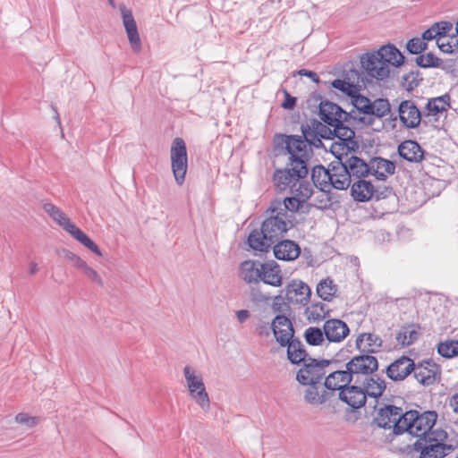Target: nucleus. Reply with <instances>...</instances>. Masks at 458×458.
<instances>
[{
  "label": "nucleus",
  "mask_w": 458,
  "mask_h": 458,
  "mask_svg": "<svg viewBox=\"0 0 458 458\" xmlns=\"http://www.w3.org/2000/svg\"><path fill=\"white\" fill-rule=\"evenodd\" d=\"M283 211L267 213L259 229L255 228L250 233L246 241L250 249L267 253L278 240L284 237L293 224L288 219V213L284 209Z\"/></svg>",
  "instance_id": "nucleus-1"
},
{
  "label": "nucleus",
  "mask_w": 458,
  "mask_h": 458,
  "mask_svg": "<svg viewBox=\"0 0 458 458\" xmlns=\"http://www.w3.org/2000/svg\"><path fill=\"white\" fill-rule=\"evenodd\" d=\"M360 62L369 78L384 81L390 76L389 66H402L405 63V56L395 45L388 43L377 50L362 54Z\"/></svg>",
  "instance_id": "nucleus-2"
},
{
  "label": "nucleus",
  "mask_w": 458,
  "mask_h": 458,
  "mask_svg": "<svg viewBox=\"0 0 458 458\" xmlns=\"http://www.w3.org/2000/svg\"><path fill=\"white\" fill-rule=\"evenodd\" d=\"M311 118L301 124V135H286L276 133L273 138L274 150L279 153L307 154V147L323 148L322 140L318 136V127Z\"/></svg>",
  "instance_id": "nucleus-3"
},
{
  "label": "nucleus",
  "mask_w": 458,
  "mask_h": 458,
  "mask_svg": "<svg viewBox=\"0 0 458 458\" xmlns=\"http://www.w3.org/2000/svg\"><path fill=\"white\" fill-rule=\"evenodd\" d=\"M272 332L282 347H287V358L292 364L299 365L310 354L299 338H294V328L285 315H276L272 320Z\"/></svg>",
  "instance_id": "nucleus-4"
},
{
  "label": "nucleus",
  "mask_w": 458,
  "mask_h": 458,
  "mask_svg": "<svg viewBox=\"0 0 458 458\" xmlns=\"http://www.w3.org/2000/svg\"><path fill=\"white\" fill-rule=\"evenodd\" d=\"M325 377L324 386L330 391L338 390L340 401L348 404L353 411L362 407L363 394L360 386L354 383L351 385L353 377L348 369L344 370H329Z\"/></svg>",
  "instance_id": "nucleus-5"
},
{
  "label": "nucleus",
  "mask_w": 458,
  "mask_h": 458,
  "mask_svg": "<svg viewBox=\"0 0 458 458\" xmlns=\"http://www.w3.org/2000/svg\"><path fill=\"white\" fill-rule=\"evenodd\" d=\"M351 104L353 106L351 120L365 126H372L376 118H383L391 112V106L387 98H379L371 101L360 92L351 100Z\"/></svg>",
  "instance_id": "nucleus-6"
},
{
  "label": "nucleus",
  "mask_w": 458,
  "mask_h": 458,
  "mask_svg": "<svg viewBox=\"0 0 458 458\" xmlns=\"http://www.w3.org/2000/svg\"><path fill=\"white\" fill-rule=\"evenodd\" d=\"M284 154L285 155L286 153ZM287 154L289 155L287 166L276 169L273 174V182L280 191L286 190L292 185L296 186L297 182L306 178L309 174L308 154Z\"/></svg>",
  "instance_id": "nucleus-7"
},
{
  "label": "nucleus",
  "mask_w": 458,
  "mask_h": 458,
  "mask_svg": "<svg viewBox=\"0 0 458 458\" xmlns=\"http://www.w3.org/2000/svg\"><path fill=\"white\" fill-rule=\"evenodd\" d=\"M437 420V413L435 411H426L420 412L417 410H410L404 412L403 422L404 428L396 427V433H409L410 435L421 438L436 435L437 431H432V428Z\"/></svg>",
  "instance_id": "nucleus-8"
},
{
  "label": "nucleus",
  "mask_w": 458,
  "mask_h": 458,
  "mask_svg": "<svg viewBox=\"0 0 458 458\" xmlns=\"http://www.w3.org/2000/svg\"><path fill=\"white\" fill-rule=\"evenodd\" d=\"M447 433L440 430L436 435L418 438L412 445V450L420 453L419 458H444L454 450L452 445L443 443Z\"/></svg>",
  "instance_id": "nucleus-9"
},
{
  "label": "nucleus",
  "mask_w": 458,
  "mask_h": 458,
  "mask_svg": "<svg viewBox=\"0 0 458 458\" xmlns=\"http://www.w3.org/2000/svg\"><path fill=\"white\" fill-rule=\"evenodd\" d=\"M301 364L302 366L296 373V380L302 386H313L320 384L325 378L328 372L327 368L333 364V360L309 357Z\"/></svg>",
  "instance_id": "nucleus-10"
},
{
  "label": "nucleus",
  "mask_w": 458,
  "mask_h": 458,
  "mask_svg": "<svg viewBox=\"0 0 458 458\" xmlns=\"http://www.w3.org/2000/svg\"><path fill=\"white\" fill-rule=\"evenodd\" d=\"M344 78L343 80L335 79L332 81L330 85L333 89L349 97L350 100L365 88L367 82L372 81V79L368 76H363V74L356 69H350L344 72Z\"/></svg>",
  "instance_id": "nucleus-11"
},
{
  "label": "nucleus",
  "mask_w": 458,
  "mask_h": 458,
  "mask_svg": "<svg viewBox=\"0 0 458 458\" xmlns=\"http://www.w3.org/2000/svg\"><path fill=\"white\" fill-rule=\"evenodd\" d=\"M171 167L174 180L178 185H182L188 169V154L184 140L180 137L174 139L171 149Z\"/></svg>",
  "instance_id": "nucleus-12"
},
{
  "label": "nucleus",
  "mask_w": 458,
  "mask_h": 458,
  "mask_svg": "<svg viewBox=\"0 0 458 458\" xmlns=\"http://www.w3.org/2000/svg\"><path fill=\"white\" fill-rule=\"evenodd\" d=\"M183 373L190 395L202 410L208 411L210 401L201 376H196L194 370L190 366L184 367Z\"/></svg>",
  "instance_id": "nucleus-13"
},
{
  "label": "nucleus",
  "mask_w": 458,
  "mask_h": 458,
  "mask_svg": "<svg viewBox=\"0 0 458 458\" xmlns=\"http://www.w3.org/2000/svg\"><path fill=\"white\" fill-rule=\"evenodd\" d=\"M403 416L404 412L401 407L387 404L378 410L374 421L378 428L384 429L393 428L394 435L400 436L403 433H396V427L404 428V422H403Z\"/></svg>",
  "instance_id": "nucleus-14"
},
{
  "label": "nucleus",
  "mask_w": 458,
  "mask_h": 458,
  "mask_svg": "<svg viewBox=\"0 0 458 458\" xmlns=\"http://www.w3.org/2000/svg\"><path fill=\"white\" fill-rule=\"evenodd\" d=\"M362 353L363 354L354 356L345 364V368L350 370L356 385L359 382L360 374L368 377L372 375L378 369V361L376 357L369 353Z\"/></svg>",
  "instance_id": "nucleus-15"
},
{
  "label": "nucleus",
  "mask_w": 458,
  "mask_h": 458,
  "mask_svg": "<svg viewBox=\"0 0 458 458\" xmlns=\"http://www.w3.org/2000/svg\"><path fill=\"white\" fill-rule=\"evenodd\" d=\"M331 152L335 155V159L330 162V191L333 189L337 191L347 190L352 183L351 175L347 172L346 166L343 164V159L337 155L335 147L332 146Z\"/></svg>",
  "instance_id": "nucleus-16"
},
{
  "label": "nucleus",
  "mask_w": 458,
  "mask_h": 458,
  "mask_svg": "<svg viewBox=\"0 0 458 458\" xmlns=\"http://www.w3.org/2000/svg\"><path fill=\"white\" fill-rule=\"evenodd\" d=\"M353 111L346 112L339 105L325 101L318 111L320 122L325 123L328 126H338L341 123L350 122L352 117Z\"/></svg>",
  "instance_id": "nucleus-17"
},
{
  "label": "nucleus",
  "mask_w": 458,
  "mask_h": 458,
  "mask_svg": "<svg viewBox=\"0 0 458 458\" xmlns=\"http://www.w3.org/2000/svg\"><path fill=\"white\" fill-rule=\"evenodd\" d=\"M417 381L424 386L434 385L440 380L441 369L431 359L415 363V369L412 371Z\"/></svg>",
  "instance_id": "nucleus-18"
},
{
  "label": "nucleus",
  "mask_w": 458,
  "mask_h": 458,
  "mask_svg": "<svg viewBox=\"0 0 458 458\" xmlns=\"http://www.w3.org/2000/svg\"><path fill=\"white\" fill-rule=\"evenodd\" d=\"M414 369V360L406 355H403L386 367V374L392 381L398 382L404 380Z\"/></svg>",
  "instance_id": "nucleus-19"
},
{
  "label": "nucleus",
  "mask_w": 458,
  "mask_h": 458,
  "mask_svg": "<svg viewBox=\"0 0 458 458\" xmlns=\"http://www.w3.org/2000/svg\"><path fill=\"white\" fill-rule=\"evenodd\" d=\"M398 117L407 129L418 128L421 122L422 114L412 100H402L398 106Z\"/></svg>",
  "instance_id": "nucleus-20"
},
{
  "label": "nucleus",
  "mask_w": 458,
  "mask_h": 458,
  "mask_svg": "<svg viewBox=\"0 0 458 458\" xmlns=\"http://www.w3.org/2000/svg\"><path fill=\"white\" fill-rule=\"evenodd\" d=\"M283 291L288 302L303 306L308 304L311 295L309 285L299 279L293 280Z\"/></svg>",
  "instance_id": "nucleus-21"
},
{
  "label": "nucleus",
  "mask_w": 458,
  "mask_h": 458,
  "mask_svg": "<svg viewBox=\"0 0 458 458\" xmlns=\"http://www.w3.org/2000/svg\"><path fill=\"white\" fill-rule=\"evenodd\" d=\"M337 155L343 159V164L346 166L351 179L360 180L370 174L369 162L367 163L362 158L355 155H348V153L337 152Z\"/></svg>",
  "instance_id": "nucleus-22"
},
{
  "label": "nucleus",
  "mask_w": 458,
  "mask_h": 458,
  "mask_svg": "<svg viewBox=\"0 0 458 458\" xmlns=\"http://www.w3.org/2000/svg\"><path fill=\"white\" fill-rule=\"evenodd\" d=\"M120 11L131 49L138 53L141 50V41L132 12L127 9L124 4L120 5Z\"/></svg>",
  "instance_id": "nucleus-23"
},
{
  "label": "nucleus",
  "mask_w": 458,
  "mask_h": 458,
  "mask_svg": "<svg viewBox=\"0 0 458 458\" xmlns=\"http://www.w3.org/2000/svg\"><path fill=\"white\" fill-rule=\"evenodd\" d=\"M326 339L329 343H341L350 334L348 325L339 318H328L323 325Z\"/></svg>",
  "instance_id": "nucleus-24"
},
{
  "label": "nucleus",
  "mask_w": 458,
  "mask_h": 458,
  "mask_svg": "<svg viewBox=\"0 0 458 458\" xmlns=\"http://www.w3.org/2000/svg\"><path fill=\"white\" fill-rule=\"evenodd\" d=\"M360 386V390H361L363 394V402L362 407L365 405L367 401V396L377 399L379 398L385 392L386 388V381L377 376V375H370L368 377H365L363 379L361 386Z\"/></svg>",
  "instance_id": "nucleus-25"
},
{
  "label": "nucleus",
  "mask_w": 458,
  "mask_h": 458,
  "mask_svg": "<svg viewBox=\"0 0 458 458\" xmlns=\"http://www.w3.org/2000/svg\"><path fill=\"white\" fill-rule=\"evenodd\" d=\"M275 258L279 260H295L301 254L300 245L292 240L280 239L273 246Z\"/></svg>",
  "instance_id": "nucleus-26"
},
{
  "label": "nucleus",
  "mask_w": 458,
  "mask_h": 458,
  "mask_svg": "<svg viewBox=\"0 0 458 458\" xmlns=\"http://www.w3.org/2000/svg\"><path fill=\"white\" fill-rule=\"evenodd\" d=\"M370 174L379 181H386L395 173V163L389 159L374 157L369 160Z\"/></svg>",
  "instance_id": "nucleus-27"
},
{
  "label": "nucleus",
  "mask_w": 458,
  "mask_h": 458,
  "mask_svg": "<svg viewBox=\"0 0 458 458\" xmlns=\"http://www.w3.org/2000/svg\"><path fill=\"white\" fill-rule=\"evenodd\" d=\"M397 150L399 156L408 162L420 163L424 159L425 150L416 140H407L401 142Z\"/></svg>",
  "instance_id": "nucleus-28"
},
{
  "label": "nucleus",
  "mask_w": 458,
  "mask_h": 458,
  "mask_svg": "<svg viewBox=\"0 0 458 458\" xmlns=\"http://www.w3.org/2000/svg\"><path fill=\"white\" fill-rule=\"evenodd\" d=\"M265 262L259 260H245L241 264L242 279L251 284L258 285L262 278Z\"/></svg>",
  "instance_id": "nucleus-29"
},
{
  "label": "nucleus",
  "mask_w": 458,
  "mask_h": 458,
  "mask_svg": "<svg viewBox=\"0 0 458 458\" xmlns=\"http://www.w3.org/2000/svg\"><path fill=\"white\" fill-rule=\"evenodd\" d=\"M375 186L364 178L355 181L351 187V196L357 202H366L373 199Z\"/></svg>",
  "instance_id": "nucleus-30"
},
{
  "label": "nucleus",
  "mask_w": 458,
  "mask_h": 458,
  "mask_svg": "<svg viewBox=\"0 0 458 458\" xmlns=\"http://www.w3.org/2000/svg\"><path fill=\"white\" fill-rule=\"evenodd\" d=\"M264 269L262 271V281L264 284L279 287L283 284V275L280 266L275 260H268L265 262Z\"/></svg>",
  "instance_id": "nucleus-31"
},
{
  "label": "nucleus",
  "mask_w": 458,
  "mask_h": 458,
  "mask_svg": "<svg viewBox=\"0 0 458 458\" xmlns=\"http://www.w3.org/2000/svg\"><path fill=\"white\" fill-rule=\"evenodd\" d=\"M383 341L377 335L372 333H363L358 335L355 345L356 348L364 353L376 352L381 346Z\"/></svg>",
  "instance_id": "nucleus-32"
},
{
  "label": "nucleus",
  "mask_w": 458,
  "mask_h": 458,
  "mask_svg": "<svg viewBox=\"0 0 458 458\" xmlns=\"http://www.w3.org/2000/svg\"><path fill=\"white\" fill-rule=\"evenodd\" d=\"M330 167L326 168L323 165H317L311 169V181L313 185L320 191L330 192Z\"/></svg>",
  "instance_id": "nucleus-33"
},
{
  "label": "nucleus",
  "mask_w": 458,
  "mask_h": 458,
  "mask_svg": "<svg viewBox=\"0 0 458 458\" xmlns=\"http://www.w3.org/2000/svg\"><path fill=\"white\" fill-rule=\"evenodd\" d=\"M303 202L304 201L296 195L286 197L283 202L278 199H275L270 203L269 207L266 210V213H275L278 211L284 212L283 209H284L286 213L288 211L294 213L300 209Z\"/></svg>",
  "instance_id": "nucleus-34"
},
{
  "label": "nucleus",
  "mask_w": 458,
  "mask_h": 458,
  "mask_svg": "<svg viewBox=\"0 0 458 458\" xmlns=\"http://www.w3.org/2000/svg\"><path fill=\"white\" fill-rule=\"evenodd\" d=\"M66 232L93 253L99 257L103 256L98 246L83 231L76 226L75 224L72 223L69 225L68 228H66Z\"/></svg>",
  "instance_id": "nucleus-35"
},
{
  "label": "nucleus",
  "mask_w": 458,
  "mask_h": 458,
  "mask_svg": "<svg viewBox=\"0 0 458 458\" xmlns=\"http://www.w3.org/2000/svg\"><path fill=\"white\" fill-rule=\"evenodd\" d=\"M318 385L314 384L313 386H308L309 387L304 392V401L312 405H318L328 401L332 395V393L324 391L322 394L318 392Z\"/></svg>",
  "instance_id": "nucleus-36"
},
{
  "label": "nucleus",
  "mask_w": 458,
  "mask_h": 458,
  "mask_svg": "<svg viewBox=\"0 0 458 458\" xmlns=\"http://www.w3.org/2000/svg\"><path fill=\"white\" fill-rule=\"evenodd\" d=\"M337 290V285L330 277L322 279L316 288L318 296L325 301H331L335 296Z\"/></svg>",
  "instance_id": "nucleus-37"
},
{
  "label": "nucleus",
  "mask_w": 458,
  "mask_h": 458,
  "mask_svg": "<svg viewBox=\"0 0 458 458\" xmlns=\"http://www.w3.org/2000/svg\"><path fill=\"white\" fill-rule=\"evenodd\" d=\"M330 310L323 302L312 303L305 310L307 318L310 321L319 322L326 319L330 315Z\"/></svg>",
  "instance_id": "nucleus-38"
},
{
  "label": "nucleus",
  "mask_w": 458,
  "mask_h": 458,
  "mask_svg": "<svg viewBox=\"0 0 458 458\" xmlns=\"http://www.w3.org/2000/svg\"><path fill=\"white\" fill-rule=\"evenodd\" d=\"M44 211L49 215V216L56 222L60 226L66 231L69 225H72L70 218L63 212L58 207L52 203H45L43 206Z\"/></svg>",
  "instance_id": "nucleus-39"
},
{
  "label": "nucleus",
  "mask_w": 458,
  "mask_h": 458,
  "mask_svg": "<svg viewBox=\"0 0 458 458\" xmlns=\"http://www.w3.org/2000/svg\"><path fill=\"white\" fill-rule=\"evenodd\" d=\"M303 336L306 343L310 346L321 345L326 339L324 328L321 329L317 327H308L304 331Z\"/></svg>",
  "instance_id": "nucleus-40"
},
{
  "label": "nucleus",
  "mask_w": 458,
  "mask_h": 458,
  "mask_svg": "<svg viewBox=\"0 0 458 458\" xmlns=\"http://www.w3.org/2000/svg\"><path fill=\"white\" fill-rule=\"evenodd\" d=\"M437 352L440 356L446 359L458 356V340H446L439 343Z\"/></svg>",
  "instance_id": "nucleus-41"
},
{
  "label": "nucleus",
  "mask_w": 458,
  "mask_h": 458,
  "mask_svg": "<svg viewBox=\"0 0 458 458\" xmlns=\"http://www.w3.org/2000/svg\"><path fill=\"white\" fill-rule=\"evenodd\" d=\"M415 64L421 68H437L442 66L443 60L429 52L418 55L415 58Z\"/></svg>",
  "instance_id": "nucleus-42"
},
{
  "label": "nucleus",
  "mask_w": 458,
  "mask_h": 458,
  "mask_svg": "<svg viewBox=\"0 0 458 458\" xmlns=\"http://www.w3.org/2000/svg\"><path fill=\"white\" fill-rule=\"evenodd\" d=\"M313 124L318 127V136L319 140H334L339 130L338 126H328L323 122L314 119Z\"/></svg>",
  "instance_id": "nucleus-43"
},
{
  "label": "nucleus",
  "mask_w": 458,
  "mask_h": 458,
  "mask_svg": "<svg viewBox=\"0 0 458 458\" xmlns=\"http://www.w3.org/2000/svg\"><path fill=\"white\" fill-rule=\"evenodd\" d=\"M422 80L421 72L419 70H413L403 76L402 83L404 89L411 92L420 85Z\"/></svg>",
  "instance_id": "nucleus-44"
},
{
  "label": "nucleus",
  "mask_w": 458,
  "mask_h": 458,
  "mask_svg": "<svg viewBox=\"0 0 458 458\" xmlns=\"http://www.w3.org/2000/svg\"><path fill=\"white\" fill-rule=\"evenodd\" d=\"M428 48V43L425 42L422 38H412L406 43V50L411 55H420Z\"/></svg>",
  "instance_id": "nucleus-45"
},
{
  "label": "nucleus",
  "mask_w": 458,
  "mask_h": 458,
  "mask_svg": "<svg viewBox=\"0 0 458 458\" xmlns=\"http://www.w3.org/2000/svg\"><path fill=\"white\" fill-rule=\"evenodd\" d=\"M298 182L299 185L297 188H295L296 186L293 185L291 186V191L293 193H295L297 197L301 198L303 201H305L311 197L313 190L311 188V185L308 182L299 181Z\"/></svg>",
  "instance_id": "nucleus-46"
},
{
  "label": "nucleus",
  "mask_w": 458,
  "mask_h": 458,
  "mask_svg": "<svg viewBox=\"0 0 458 458\" xmlns=\"http://www.w3.org/2000/svg\"><path fill=\"white\" fill-rule=\"evenodd\" d=\"M348 139H346L344 141H341L340 143H335V145H333L335 148L337 147L339 149H341L342 153H348V155H352V152H355L359 148V143L357 140H355V136H347Z\"/></svg>",
  "instance_id": "nucleus-47"
},
{
  "label": "nucleus",
  "mask_w": 458,
  "mask_h": 458,
  "mask_svg": "<svg viewBox=\"0 0 458 458\" xmlns=\"http://www.w3.org/2000/svg\"><path fill=\"white\" fill-rule=\"evenodd\" d=\"M284 291L281 290L280 293L274 297L273 303H272V310L275 312L278 313H284L290 310V306L288 301H285V296H283ZM284 315V314H282Z\"/></svg>",
  "instance_id": "nucleus-48"
},
{
  "label": "nucleus",
  "mask_w": 458,
  "mask_h": 458,
  "mask_svg": "<svg viewBox=\"0 0 458 458\" xmlns=\"http://www.w3.org/2000/svg\"><path fill=\"white\" fill-rule=\"evenodd\" d=\"M426 115H438L445 112V107L439 103L436 98H429L426 104Z\"/></svg>",
  "instance_id": "nucleus-49"
},
{
  "label": "nucleus",
  "mask_w": 458,
  "mask_h": 458,
  "mask_svg": "<svg viewBox=\"0 0 458 458\" xmlns=\"http://www.w3.org/2000/svg\"><path fill=\"white\" fill-rule=\"evenodd\" d=\"M411 327H417L418 329H420V326L419 324H408L406 326L402 327L400 331L397 333L395 339L398 342L399 344L402 346H409V340H408V328Z\"/></svg>",
  "instance_id": "nucleus-50"
},
{
  "label": "nucleus",
  "mask_w": 458,
  "mask_h": 458,
  "mask_svg": "<svg viewBox=\"0 0 458 458\" xmlns=\"http://www.w3.org/2000/svg\"><path fill=\"white\" fill-rule=\"evenodd\" d=\"M62 252L64 254V257L67 260L72 262V265L80 270L87 264V262L83 260L81 257H79L78 255H76L75 253L67 249H63Z\"/></svg>",
  "instance_id": "nucleus-51"
},
{
  "label": "nucleus",
  "mask_w": 458,
  "mask_h": 458,
  "mask_svg": "<svg viewBox=\"0 0 458 458\" xmlns=\"http://www.w3.org/2000/svg\"><path fill=\"white\" fill-rule=\"evenodd\" d=\"M81 270L93 283L97 284L99 286L104 285V282H103L101 276L98 275V273L94 268L89 267L88 264H86L85 267H83Z\"/></svg>",
  "instance_id": "nucleus-52"
},
{
  "label": "nucleus",
  "mask_w": 458,
  "mask_h": 458,
  "mask_svg": "<svg viewBox=\"0 0 458 458\" xmlns=\"http://www.w3.org/2000/svg\"><path fill=\"white\" fill-rule=\"evenodd\" d=\"M15 421L21 425H26L28 428H33L38 423V418L30 416L28 413L20 412L15 416Z\"/></svg>",
  "instance_id": "nucleus-53"
},
{
  "label": "nucleus",
  "mask_w": 458,
  "mask_h": 458,
  "mask_svg": "<svg viewBox=\"0 0 458 458\" xmlns=\"http://www.w3.org/2000/svg\"><path fill=\"white\" fill-rule=\"evenodd\" d=\"M326 100H323L322 96L318 92H313L310 97L307 99V108L315 110L318 109L320 110V106L324 105V102Z\"/></svg>",
  "instance_id": "nucleus-54"
},
{
  "label": "nucleus",
  "mask_w": 458,
  "mask_h": 458,
  "mask_svg": "<svg viewBox=\"0 0 458 458\" xmlns=\"http://www.w3.org/2000/svg\"><path fill=\"white\" fill-rule=\"evenodd\" d=\"M250 298L255 302H266L270 299L269 296L263 293L259 289V284L258 285L252 284L250 286Z\"/></svg>",
  "instance_id": "nucleus-55"
},
{
  "label": "nucleus",
  "mask_w": 458,
  "mask_h": 458,
  "mask_svg": "<svg viewBox=\"0 0 458 458\" xmlns=\"http://www.w3.org/2000/svg\"><path fill=\"white\" fill-rule=\"evenodd\" d=\"M391 196H394V189L390 186H383V187H375V194L373 199H375L377 201L380 199H385L386 198H389Z\"/></svg>",
  "instance_id": "nucleus-56"
},
{
  "label": "nucleus",
  "mask_w": 458,
  "mask_h": 458,
  "mask_svg": "<svg viewBox=\"0 0 458 458\" xmlns=\"http://www.w3.org/2000/svg\"><path fill=\"white\" fill-rule=\"evenodd\" d=\"M435 25H436V29H437V31L439 34V38H444L445 36H449L450 37L451 34H449V32L453 29V23L452 22L447 21H441L435 22Z\"/></svg>",
  "instance_id": "nucleus-57"
},
{
  "label": "nucleus",
  "mask_w": 458,
  "mask_h": 458,
  "mask_svg": "<svg viewBox=\"0 0 458 458\" xmlns=\"http://www.w3.org/2000/svg\"><path fill=\"white\" fill-rule=\"evenodd\" d=\"M355 136V132L353 130H352L350 127L344 125V123H341L339 125V130L337 131V135H335V138H338L339 140L344 141L346 139H348L347 136Z\"/></svg>",
  "instance_id": "nucleus-58"
},
{
  "label": "nucleus",
  "mask_w": 458,
  "mask_h": 458,
  "mask_svg": "<svg viewBox=\"0 0 458 458\" xmlns=\"http://www.w3.org/2000/svg\"><path fill=\"white\" fill-rule=\"evenodd\" d=\"M284 99L281 104V106L286 110H292L295 107L297 103V98L293 97L287 90H284Z\"/></svg>",
  "instance_id": "nucleus-59"
},
{
  "label": "nucleus",
  "mask_w": 458,
  "mask_h": 458,
  "mask_svg": "<svg viewBox=\"0 0 458 458\" xmlns=\"http://www.w3.org/2000/svg\"><path fill=\"white\" fill-rule=\"evenodd\" d=\"M421 38H422V39L425 42L430 41L432 39H437V41H438L440 39L439 34H438V32L437 31V29H436L435 23L432 24L428 30H426L421 34Z\"/></svg>",
  "instance_id": "nucleus-60"
},
{
  "label": "nucleus",
  "mask_w": 458,
  "mask_h": 458,
  "mask_svg": "<svg viewBox=\"0 0 458 458\" xmlns=\"http://www.w3.org/2000/svg\"><path fill=\"white\" fill-rule=\"evenodd\" d=\"M348 347H352V345L350 344V343H348V344L344 347V348H342L335 355L333 359H331L333 360V364L334 363H338V362H341L342 360H347L349 358V355L348 353L351 352L350 349Z\"/></svg>",
  "instance_id": "nucleus-61"
},
{
  "label": "nucleus",
  "mask_w": 458,
  "mask_h": 458,
  "mask_svg": "<svg viewBox=\"0 0 458 458\" xmlns=\"http://www.w3.org/2000/svg\"><path fill=\"white\" fill-rule=\"evenodd\" d=\"M295 74H298L301 76H306V77L311 79L312 81H314L315 83H319V81H320L318 75L315 72L310 71V70L301 69V70L297 71L293 75H295Z\"/></svg>",
  "instance_id": "nucleus-62"
},
{
  "label": "nucleus",
  "mask_w": 458,
  "mask_h": 458,
  "mask_svg": "<svg viewBox=\"0 0 458 458\" xmlns=\"http://www.w3.org/2000/svg\"><path fill=\"white\" fill-rule=\"evenodd\" d=\"M258 334L261 336H268L272 330V324L269 326L268 323H261L258 325L256 328Z\"/></svg>",
  "instance_id": "nucleus-63"
},
{
  "label": "nucleus",
  "mask_w": 458,
  "mask_h": 458,
  "mask_svg": "<svg viewBox=\"0 0 458 458\" xmlns=\"http://www.w3.org/2000/svg\"><path fill=\"white\" fill-rule=\"evenodd\" d=\"M456 67V60L454 59H447L443 62L442 66L440 67L446 72H454Z\"/></svg>",
  "instance_id": "nucleus-64"
}]
</instances>
